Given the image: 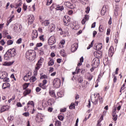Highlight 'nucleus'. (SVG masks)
<instances>
[{
	"instance_id": "nucleus-1",
	"label": "nucleus",
	"mask_w": 126,
	"mask_h": 126,
	"mask_svg": "<svg viewBox=\"0 0 126 126\" xmlns=\"http://www.w3.org/2000/svg\"><path fill=\"white\" fill-rule=\"evenodd\" d=\"M16 55V50L14 48L8 50L4 56V59L6 61L10 60L11 58H14Z\"/></svg>"
},
{
	"instance_id": "nucleus-2",
	"label": "nucleus",
	"mask_w": 126,
	"mask_h": 126,
	"mask_svg": "<svg viewBox=\"0 0 126 126\" xmlns=\"http://www.w3.org/2000/svg\"><path fill=\"white\" fill-rule=\"evenodd\" d=\"M36 56V53L34 51L32 50H29L27 51L26 53V57L27 59H29V60L31 61H33L35 59V57Z\"/></svg>"
},
{
	"instance_id": "nucleus-3",
	"label": "nucleus",
	"mask_w": 126,
	"mask_h": 126,
	"mask_svg": "<svg viewBox=\"0 0 126 126\" xmlns=\"http://www.w3.org/2000/svg\"><path fill=\"white\" fill-rule=\"evenodd\" d=\"M94 98L92 101V102L94 105H97L98 104V101H99V103L102 104L103 103V98L100 96L99 94L96 93L94 94Z\"/></svg>"
},
{
	"instance_id": "nucleus-4",
	"label": "nucleus",
	"mask_w": 126,
	"mask_h": 126,
	"mask_svg": "<svg viewBox=\"0 0 126 126\" xmlns=\"http://www.w3.org/2000/svg\"><path fill=\"white\" fill-rule=\"evenodd\" d=\"M61 84V79L56 78L53 81V86L56 88H59Z\"/></svg>"
},
{
	"instance_id": "nucleus-5",
	"label": "nucleus",
	"mask_w": 126,
	"mask_h": 126,
	"mask_svg": "<svg viewBox=\"0 0 126 126\" xmlns=\"http://www.w3.org/2000/svg\"><path fill=\"white\" fill-rule=\"evenodd\" d=\"M100 64V62L98 58H94L93 61L92 65L94 67H98Z\"/></svg>"
},
{
	"instance_id": "nucleus-6",
	"label": "nucleus",
	"mask_w": 126,
	"mask_h": 126,
	"mask_svg": "<svg viewBox=\"0 0 126 126\" xmlns=\"http://www.w3.org/2000/svg\"><path fill=\"white\" fill-rule=\"evenodd\" d=\"M70 18L67 16H65L63 17L64 25L68 26L69 25V22L70 21Z\"/></svg>"
},
{
	"instance_id": "nucleus-7",
	"label": "nucleus",
	"mask_w": 126,
	"mask_h": 126,
	"mask_svg": "<svg viewBox=\"0 0 126 126\" xmlns=\"http://www.w3.org/2000/svg\"><path fill=\"white\" fill-rule=\"evenodd\" d=\"M116 111H117V107H114V109L112 110V119L113 121H117L118 120V114Z\"/></svg>"
},
{
	"instance_id": "nucleus-8",
	"label": "nucleus",
	"mask_w": 126,
	"mask_h": 126,
	"mask_svg": "<svg viewBox=\"0 0 126 126\" xmlns=\"http://www.w3.org/2000/svg\"><path fill=\"white\" fill-rule=\"evenodd\" d=\"M56 43V37L54 36H51L48 39L49 45L52 46Z\"/></svg>"
},
{
	"instance_id": "nucleus-9",
	"label": "nucleus",
	"mask_w": 126,
	"mask_h": 126,
	"mask_svg": "<svg viewBox=\"0 0 126 126\" xmlns=\"http://www.w3.org/2000/svg\"><path fill=\"white\" fill-rule=\"evenodd\" d=\"M77 48H78V43H74L71 48V51L72 53H74L76 50H77Z\"/></svg>"
},
{
	"instance_id": "nucleus-10",
	"label": "nucleus",
	"mask_w": 126,
	"mask_h": 126,
	"mask_svg": "<svg viewBox=\"0 0 126 126\" xmlns=\"http://www.w3.org/2000/svg\"><path fill=\"white\" fill-rule=\"evenodd\" d=\"M28 23H30V24H32L34 19V16H33V15H28Z\"/></svg>"
},
{
	"instance_id": "nucleus-11",
	"label": "nucleus",
	"mask_w": 126,
	"mask_h": 126,
	"mask_svg": "<svg viewBox=\"0 0 126 126\" xmlns=\"http://www.w3.org/2000/svg\"><path fill=\"white\" fill-rule=\"evenodd\" d=\"M38 37V32L37 30H33L32 34V40H35Z\"/></svg>"
},
{
	"instance_id": "nucleus-12",
	"label": "nucleus",
	"mask_w": 126,
	"mask_h": 126,
	"mask_svg": "<svg viewBox=\"0 0 126 126\" xmlns=\"http://www.w3.org/2000/svg\"><path fill=\"white\" fill-rule=\"evenodd\" d=\"M47 80H44L42 81V83H40L39 84L40 87L42 88V89H46L47 88V87L46 86V84H47Z\"/></svg>"
},
{
	"instance_id": "nucleus-13",
	"label": "nucleus",
	"mask_w": 126,
	"mask_h": 126,
	"mask_svg": "<svg viewBox=\"0 0 126 126\" xmlns=\"http://www.w3.org/2000/svg\"><path fill=\"white\" fill-rule=\"evenodd\" d=\"M114 53H115V52L114 51V47L111 46L109 49L108 56L109 57H113Z\"/></svg>"
},
{
	"instance_id": "nucleus-14",
	"label": "nucleus",
	"mask_w": 126,
	"mask_h": 126,
	"mask_svg": "<svg viewBox=\"0 0 126 126\" xmlns=\"http://www.w3.org/2000/svg\"><path fill=\"white\" fill-rule=\"evenodd\" d=\"M30 77H31V74L28 73L25 76H24L23 79L25 81H28V80H30Z\"/></svg>"
},
{
	"instance_id": "nucleus-15",
	"label": "nucleus",
	"mask_w": 126,
	"mask_h": 126,
	"mask_svg": "<svg viewBox=\"0 0 126 126\" xmlns=\"http://www.w3.org/2000/svg\"><path fill=\"white\" fill-rule=\"evenodd\" d=\"M5 77H7V73H6V72H2L0 73V79H3V78H5Z\"/></svg>"
},
{
	"instance_id": "nucleus-16",
	"label": "nucleus",
	"mask_w": 126,
	"mask_h": 126,
	"mask_svg": "<svg viewBox=\"0 0 126 126\" xmlns=\"http://www.w3.org/2000/svg\"><path fill=\"white\" fill-rule=\"evenodd\" d=\"M9 109V106L8 105H4L1 107L0 111L1 113L2 112H5V111H7Z\"/></svg>"
},
{
	"instance_id": "nucleus-17",
	"label": "nucleus",
	"mask_w": 126,
	"mask_h": 126,
	"mask_svg": "<svg viewBox=\"0 0 126 126\" xmlns=\"http://www.w3.org/2000/svg\"><path fill=\"white\" fill-rule=\"evenodd\" d=\"M89 20V16L88 15H86L85 17L82 20V24H84L86 23V21Z\"/></svg>"
},
{
	"instance_id": "nucleus-18",
	"label": "nucleus",
	"mask_w": 126,
	"mask_h": 126,
	"mask_svg": "<svg viewBox=\"0 0 126 126\" xmlns=\"http://www.w3.org/2000/svg\"><path fill=\"white\" fill-rule=\"evenodd\" d=\"M18 28V27H16L14 28V31H15L16 32H21V30L22 29V25H20L19 26V29L17 30Z\"/></svg>"
},
{
	"instance_id": "nucleus-19",
	"label": "nucleus",
	"mask_w": 126,
	"mask_h": 126,
	"mask_svg": "<svg viewBox=\"0 0 126 126\" xmlns=\"http://www.w3.org/2000/svg\"><path fill=\"white\" fill-rule=\"evenodd\" d=\"M8 87H10V84L7 83H3L2 86L3 89H6V88H8Z\"/></svg>"
},
{
	"instance_id": "nucleus-20",
	"label": "nucleus",
	"mask_w": 126,
	"mask_h": 126,
	"mask_svg": "<svg viewBox=\"0 0 126 126\" xmlns=\"http://www.w3.org/2000/svg\"><path fill=\"white\" fill-rule=\"evenodd\" d=\"M102 43H99L96 46V47H94V49L95 50H98V51H100L102 49Z\"/></svg>"
},
{
	"instance_id": "nucleus-21",
	"label": "nucleus",
	"mask_w": 126,
	"mask_h": 126,
	"mask_svg": "<svg viewBox=\"0 0 126 126\" xmlns=\"http://www.w3.org/2000/svg\"><path fill=\"white\" fill-rule=\"evenodd\" d=\"M55 28H56V26L53 24H51L49 27V30L51 31V32H53Z\"/></svg>"
},
{
	"instance_id": "nucleus-22",
	"label": "nucleus",
	"mask_w": 126,
	"mask_h": 126,
	"mask_svg": "<svg viewBox=\"0 0 126 126\" xmlns=\"http://www.w3.org/2000/svg\"><path fill=\"white\" fill-rule=\"evenodd\" d=\"M30 93H31V90L28 89L24 92L23 94L25 96L27 95H28V94H30Z\"/></svg>"
},
{
	"instance_id": "nucleus-23",
	"label": "nucleus",
	"mask_w": 126,
	"mask_h": 126,
	"mask_svg": "<svg viewBox=\"0 0 126 126\" xmlns=\"http://www.w3.org/2000/svg\"><path fill=\"white\" fill-rule=\"evenodd\" d=\"M41 24L43 26H48V25H49V24H50V22L49 21V20H47L43 21L41 23Z\"/></svg>"
},
{
	"instance_id": "nucleus-24",
	"label": "nucleus",
	"mask_w": 126,
	"mask_h": 126,
	"mask_svg": "<svg viewBox=\"0 0 126 126\" xmlns=\"http://www.w3.org/2000/svg\"><path fill=\"white\" fill-rule=\"evenodd\" d=\"M101 15H105V13H106V6H103L101 10Z\"/></svg>"
},
{
	"instance_id": "nucleus-25",
	"label": "nucleus",
	"mask_w": 126,
	"mask_h": 126,
	"mask_svg": "<svg viewBox=\"0 0 126 126\" xmlns=\"http://www.w3.org/2000/svg\"><path fill=\"white\" fill-rule=\"evenodd\" d=\"M29 105H31V106H32V107H34L35 106V104L34 103V102L33 101H29L27 104V107L28 108H29Z\"/></svg>"
},
{
	"instance_id": "nucleus-26",
	"label": "nucleus",
	"mask_w": 126,
	"mask_h": 126,
	"mask_svg": "<svg viewBox=\"0 0 126 126\" xmlns=\"http://www.w3.org/2000/svg\"><path fill=\"white\" fill-rule=\"evenodd\" d=\"M49 94L52 97H56V94L55 93V91L53 90L49 91Z\"/></svg>"
},
{
	"instance_id": "nucleus-27",
	"label": "nucleus",
	"mask_w": 126,
	"mask_h": 126,
	"mask_svg": "<svg viewBox=\"0 0 126 126\" xmlns=\"http://www.w3.org/2000/svg\"><path fill=\"white\" fill-rule=\"evenodd\" d=\"M37 80V78H35V76H32V77H30V82H35Z\"/></svg>"
},
{
	"instance_id": "nucleus-28",
	"label": "nucleus",
	"mask_w": 126,
	"mask_h": 126,
	"mask_svg": "<svg viewBox=\"0 0 126 126\" xmlns=\"http://www.w3.org/2000/svg\"><path fill=\"white\" fill-rule=\"evenodd\" d=\"M55 126H62V122L59 120H56L55 124Z\"/></svg>"
},
{
	"instance_id": "nucleus-29",
	"label": "nucleus",
	"mask_w": 126,
	"mask_h": 126,
	"mask_svg": "<svg viewBox=\"0 0 126 126\" xmlns=\"http://www.w3.org/2000/svg\"><path fill=\"white\" fill-rule=\"evenodd\" d=\"M36 120L38 123H41V122H43V118L41 117H37L36 118Z\"/></svg>"
},
{
	"instance_id": "nucleus-30",
	"label": "nucleus",
	"mask_w": 126,
	"mask_h": 126,
	"mask_svg": "<svg viewBox=\"0 0 126 126\" xmlns=\"http://www.w3.org/2000/svg\"><path fill=\"white\" fill-rule=\"evenodd\" d=\"M55 63L54 62V60H50V61L48 62V65L52 66V65H54Z\"/></svg>"
},
{
	"instance_id": "nucleus-31",
	"label": "nucleus",
	"mask_w": 126,
	"mask_h": 126,
	"mask_svg": "<svg viewBox=\"0 0 126 126\" xmlns=\"http://www.w3.org/2000/svg\"><path fill=\"white\" fill-rule=\"evenodd\" d=\"M69 108L70 110H72V109H75V104L73 103H72L69 106Z\"/></svg>"
},
{
	"instance_id": "nucleus-32",
	"label": "nucleus",
	"mask_w": 126,
	"mask_h": 126,
	"mask_svg": "<svg viewBox=\"0 0 126 126\" xmlns=\"http://www.w3.org/2000/svg\"><path fill=\"white\" fill-rule=\"evenodd\" d=\"M126 84L124 83L121 87L120 90V93H122V91H123V90H125V89L126 88Z\"/></svg>"
},
{
	"instance_id": "nucleus-33",
	"label": "nucleus",
	"mask_w": 126,
	"mask_h": 126,
	"mask_svg": "<svg viewBox=\"0 0 126 126\" xmlns=\"http://www.w3.org/2000/svg\"><path fill=\"white\" fill-rule=\"evenodd\" d=\"M44 59L41 58L38 61L36 64H38L39 65L42 66V63H43V61Z\"/></svg>"
},
{
	"instance_id": "nucleus-34",
	"label": "nucleus",
	"mask_w": 126,
	"mask_h": 126,
	"mask_svg": "<svg viewBox=\"0 0 126 126\" xmlns=\"http://www.w3.org/2000/svg\"><path fill=\"white\" fill-rule=\"evenodd\" d=\"M60 54L61 55V56H62V57H65V53H64V50H62L60 51Z\"/></svg>"
},
{
	"instance_id": "nucleus-35",
	"label": "nucleus",
	"mask_w": 126,
	"mask_h": 126,
	"mask_svg": "<svg viewBox=\"0 0 126 126\" xmlns=\"http://www.w3.org/2000/svg\"><path fill=\"white\" fill-rule=\"evenodd\" d=\"M41 65H39L38 64H36V66L35 67V69L36 70H39V69H40V68H41Z\"/></svg>"
},
{
	"instance_id": "nucleus-36",
	"label": "nucleus",
	"mask_w": 126,
	"mask_h": 126,
	"mask_svg": "<svg viewBox=\"0 0 126 126\" xmlns=\"http://www.w3.org/2000/svg\"><path fill=\"white\" fill-rule=\"evenodd\" d=\"M87 83H88V82L84 81L82 84V87H86L87 86Z\"/></svg>"
},
{
	"instance_id": "nucleus-37",
	"label": "nucleus",
	"mask_w": 126,
	"mask_h": 126,
	"mask_svg": "<svg viewBox=\"0 0 126 126\" xmlns=\"http://www.w3.org/2000/svg\"><path fill=\"white\" fill-rule=\"evenodd\" d=\"M99 32H104V28H103V26L100 25L99 27Z\"/></svg>"
},
{
	"instance_id": "nucleus-38",
	"label": "nucleus",
	"mask_w": 126,
	"mask_h": 126,
	"mask_svg": "<svg viewBox=\"0 0 126 126\" xmlns=\"http://www.w3.org/2000/svg\"><path fill=\"white\" fill-rule=\"evenodd\" d=\"M7 44L8 45H12V44H13V41L12 40H8L7 42Z\"/></svg>"
},
{
	"instance_id": "nucleus-39",
	"label": "nucleus",
	"mask_w": 126,
	"mask_h": 126,
	"mask_svg": "<svg viewBox=\"0 0 126 126\" xmlns=\"http://www.w3.org/2000/svg\"><path fill=\"white\" fill-rule=\"evenodd\" d=\"M3 81H4V82H9V78L6 77L3 79Z\"/></svg>"
},
{
	"instance_id": "nucleus-40",
	"label": "nucleus",
	"mask_w": 126,
	"mask_h": 126,
	"mask_svg": "<svg viewBox=\"0 0 126 126\" xmlns=\"http://www.w3.org/2000/svg\"><path fill=\"white\" fill-rule=\"evenodd\" d=\"M23 116L24 117H29L30 116V113H29V112H25L23 114Z\"/></svg>"
},
{
	"instance_id": "nucleus-41",
	"label": "nucleus",
	"mask_w": 126,
	"mask_h": 126,
	"mask_svg": "<svg viewBox=\"0 0 126 126\" xmlns=\"http://www.w3.org/2000/svg\"><path fill=\"white\" fill-rule=\"evenodd\" d=\"M57 95L58 96V97H60L61 98H62V97L63 96V94L62 92H59L57 93Z\"/></svg>"
},
{
	"instance_id": "nucleus-42",
	"label": "nucleus",
	"mask_w": 126,
	"mask_h": 126,
	"mask_svg": "<svg viewBox=\"0 0 126 126\" xmlns=\"http://www.w3.org/2000/svg\"><path fill=\"white\" fill-rule=\"evenodd\" d=\"M48 76L46 75H43L40 77V79H47Z\"/></svg>"
},
{
	"instance_id": "nucleus-43",
	"label": "nucleus",
	"mask_w": 126,
	"mask_h": 126,
	"mask_svg": "<svg viewBox=\"0 0 126 126\" xmlns=\"http://www.w3.org/2000/svg\"><path fill=\"white\" fill-rule=\"evenodd\" d=\"M28 86H29V83H25L23 85V89H26V88H27Z\"/></svg>"
},
{
	"instance_id": "nucleus-44",
	"label": "nucleus",
	"mask_w": 126,
	"mask_h": 126,
	"mask_svg": "<svg viewBox=\"0 0 126 126\" xmlns=\"http://www.w3.org/2000/svg\"><path fill=\"white\" fill-rule=\"evenodd\" d=\"M78 81L79 83H82L83 82V78L82 77H80L78 79Z\"/></svg>"
},
{
	"instance_id": "nucleus-45",
	"label": "nucleus",
	"mask_w": 126,
	"mask_h": 126,
	"mask_svg": "<svg viewBox=\"0 0 126 126\" xmlns=\"http://www.w3.org/2000/svg\"><path fill=\"white\" fill-rule=\"evenodd\" d=\"M7 119L9 122H12L13 121V116H11L10 117H8Z\"/></svg>"
},
{
	"instance_id": "nucleus-46",
	"label": "nucleus",
	"mask_w": 126,
	"mask_h": 126,
	"mask_svg": "<svg viewBox=\"0 0 126 126\" xmlns=\"http://www.w3.org/2000/svg\"><path fill=\"white\" fill-rule=\"evenodd\" d=\"M85 11H86V13L87 14L89 13V11H90V7H89V6L87 7Z\"/></svg>"
},
{
	"instance_id": "nucleus-47",
	"label": "nucleus",
	"mask_w": 126,
	"mask_h": 126,
	"mask_svg": "<svg viewBox=\"0 0 126 126\" xmlns=\"http://www.w3.org/2000/svg\"><path fill=\"white\" fill-rule=\"evenodd\" d=\"M39 39L41 40V41H43V42H44V41H45V38H44V35H40L39 36Z\"/></svg>"
},
{
	"instance_id": "nucleus-48",
	"label": "nucleus",
	"mask_w": 126,
	"mask_h": 126,
	"mask_svg": "<svg viewBox=\"0 0 126 126\" xmlns=\"http://www.w3.org/2000/svg\"><path fill=\"white\" fill-rule=\"evenodd\" d=\"M66 111V108H63L60 110V112L61 113H64V112Z\"/></svg>"
},
{
	"instance_id": "nucleus-49",
	"label": "nucleus",
	"mask_w": 126,
	"mask_h": 126,
	"mask_svg": "<svg viewBox=\"0 0 126 126\" xmlns=\"http://www.w3.org/2000/svg\"><path fill=\"white\" fill-rule=\"evenodd\" d=\"M58 119L59 120H60V121H63V116L60 115L59 116H58Z\"/></svg>"
},
{
	"instance_id": "nucleus-50",
	"label": "nucleus",
	"mask_w": 126,
	"mask_h": 126,
	"mask_svg": "<svg viewBox=\"0 0 126 126\" xmlns=\"http://www.w3.org/2000/svg\"><path fill=\"white\" fill-rule=\"evenodd\" d=\"M53 2V0H47V5H50Z\"/></svg>"
},
{
	"instance_id": "nucleus-51",
	"label": "nucleus",
	"mask_w": 126,
	"mask_h": 126,
	"mask_svg": "<svg viewBox=\"0 0 126 126\" xmlns=\"http://www.w3.org/2000/svg\"><path fill=\"white\" fill-rule=\"evenodd\" d=\"M21 42H22V38H20L16 42L17 44H21Z\"/></svg>"
},
{
	"instance_id": "nucleus-52",
	"label": "nucleus",
	"mask_w": 126,
	"mask_h": 126,
	"mask_svg": "<svg viewBox=\"0 0 126 126\" xmlns=\"http://www.w3.org/2000/svg\"><path fill=\"white\" fill-rule=\"evenodd\" d=\"M15 99V96H13L12 98H11L8 101V103H10L12 100H14Z\"/></svg>"
},
{
	"instance_id": "nucleus-53",
	"label": "nucleus",
	"mask_w": 126,
	"mask_h": 126,
	"mask_svg": "<svg viewBox=\"0 0 126 126\" xmlns=\"http://www.w3.org/2000/svg\"><path fill=\"white\" fill-rule=\"evenodd\" d=\"M110 33H111V29H108L107 30L106 35L109 36V35H110Z\"/></svg>"
},
{
	"instance_id": "nucleus-54",
	"label": "nucleus",
	"mask_w": 126,
	"mask_h": 126,
	"mask_svg": "<svg viewBox=\"0 0 126 126\" xmlns=\"http://www.w3.org/2000/svg\"><path fill=\"white\" fill-rule=\"evenodd\" d=\"M23 9L25 11H26L27 10V5H26V4H24L23 5Z\"/></svg>"
},
{
	"instance_id": "nucleus-55",
	"label": "nucleus",
	"mask_w": 126,
	"mask_h": 126,
	"mask_svg": "<svg viewBox=\"0 0 126 126\" xmlns=\"http://www.w3.org/2000/svg\"><path fill=\"white\" fill-rule=\"evenodd\" d=\"M60 44H61V45H64V44H65V40H63V39L61 41V42H60Z\"/></svg>"
},
{
	"instance_id": "nucleus-56",
	"label": "nucleus",
	"mask_w": 126,
	"mask_h": 126,
	"mask_svg": "<svg viewBox=\"0 0 126 126\" xmlns=\"http://www.w3.org/2000/svg\"><path fill=\"white\" fill-rule=\"evenodd\" d=\"M35 91L36 92H40L41 91V88L40 87H36L35 89Z\"/></svg>"
},
{
	"instance_id": "nucleus-57",
	"label": "nucleus",
	"mask_w": 126,
	"mask_h": 126,
	"mask_svg": "<svg viewBox=\"0 0 126 126\" xmlns=\"http://www.w3.org/2000/svg\"><path fill=\"white\" fill-rule=\"evenodd\" d=\"M33 74L34 75H37L38 74V70H36L35 69H34V71H33Z\"/></svg>"
},
{
	"instance_id": "nucleus-58",
	"label": "nucleus",
	"mask_w": 126,
	"mask_h": 126,
	"mask_svg": "<svg viewBox=\"0 0 126 126\" xmlns=\"http://www.w3.org/2000/svg\"><path fill=\"white\" fill-rule=\"evenodd\" d=\"M0 43L2 46H4V44H5V42H4V41L3 40H1L0 41Z\"/></svg>"
},
{
	"instance_id": "nucleus-59",
	"label": "nucleus",
	"mask_w": 126,
	"mask_h": 126,
	"mask_svg": "<svg viewBox=\"0 0 126 126\" xmlns=\"http://www.w3.org/2000/svg\"><path fill=\"white\" fill-rule=\"evenodd\" d=\"M73 29H74V30H77L79 29V27L78 26V25H76L74 26V27H73Z\"/></svg>"
},
{
	"instance_id": "nucleus-60",
	"label": "nucleus",
	"mask_w": 126,
	"mask_h": 126,
	"mask_svg": "<svg viewBox=\"0 0 126 126\" xmlns=\"http://www.w3.org/2000/svg\"><path fill=\"white\" fill-rule=\"evenodd\" d=\"M16 106L17 107H22V104H21V103L20 102H17L16 104Z\"/></svg>"
},
{
	"instance_id": "nucleus-61",
	"label": "nucleus",
	"mask_w": 126,
	"mask_h": 126,
	"mask_svg": "<svg viewBox=\"0 0 126 126\" xmlns=\"http://www.w3.org/2000/svg\"><path fill=\"white\" fill-rule=\"evenodd\" d=\"M101 120H98V122H97V126H101V125H102L101 124Z\"/></svg>"
},
{
	"instance_id": "nucleus-62",
	"label": "nucleus",
	"mask_w": 126,
	"mask_h": 126,
	"mask_svg": "<svg viewBox=\"0 0 126 126\" xmlns=\"http://www.w3.org/2000/svg\"><path fill=\"white\" fill-rule=\"evenodd\" d=\"M42 46H43V43H37L36 44V46L37 47H42Z\"/></svg>"
},
{
	"instance_id": "nucleus-63",
	"label": "nucleus",
	"mask_w": 126,
	"mask_h": 126,
	"mask_svg": "<svg viewBox=\"0 0 126 126\" xmlns=\"http://www.w3.org/2000/svg\"><path fill=\"white\" fill-rule=\"evenodd\" d=\"M17 11L18 13H20L21 12V8L19 7L17 9Z\"/></svg>"
},
{
	"instance_id": "nucleus-64",
	"label": "nucleus",
	"mask_w": 126,
	"mask_h": 126,
	"mask_svg": "<svg viewBox=\"0 0 126 126\" xmlns=\"http://www.w3.org/2000/svg\"><path fill=\"white\" fill-rule=\"evenodd\" d=\"M53 71H54V68L50 67V70H49V72L51 73V72H53Z\"/></svg>"
}]
</instances>
